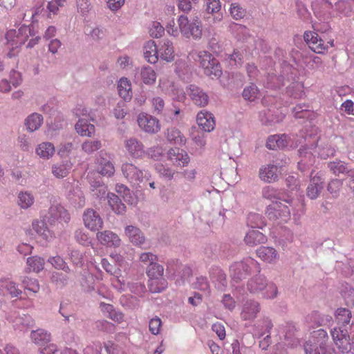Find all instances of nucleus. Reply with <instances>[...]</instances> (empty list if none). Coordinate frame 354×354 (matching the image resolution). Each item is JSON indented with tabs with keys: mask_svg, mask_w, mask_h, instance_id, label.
Segmentation results:
<instances>
[{
	"mask_svg": "<svg viewBox=\"0 0 354 354\" xmlns=\"http://www.w3.org/2000/svg\"><path fill=\"white\" fill-rule=\"evenodd\" d=\"M174 24V21H172ZM178 27H174V24H169L166 27L167 32L174 37H178L180 33L187 39L192 38L195 40L201 38L203 35V26L201 21L195 18L189 20L187 16L181 15L178 17Z\"/></svg>",
	"mask_w": 354,
	"mask_h": 354,
	"instance_id": "nucleus-1",
	"label": "nucleus"
},
{
	"mask_svg": "<svg viewBox=\"0 0 354 354\" xmlns=\"http://www.w3.org/2000/svg\"><path fill=\"white\" fill-rule=\"evenodd\" d=\"M36 35L33 28L30 26H21L17 30L10 29L6 34V39L11 50L8 53V57H12L19 52L18 48L25 44L30 36Z\"/></svg>",
	"mask_w": 354,
	"mask_h": 354,
	"instance_id": "nucleus-2",
	"label": "nucleus"
},
{
	"mask_svg": "<svg viewBox=\"0 0 354 354\" xmlns=\"http://www.w3.org/2000/svg\"><path fill=\"white\" fill-rule=\"evenodd\" d=\"M259 263L251 257H246L242 261L234 263L230 268V276L235 281L246 278L252 272H259Z\"/></svg>",
	"mask_w": 354,
	"mask_h": 354,
	"instance_id": "nucleus-3",
	"label": "nucleus"
},
{
	"mask_svg": "<svg viewBox=\"0 0 354 354\" xmlns=\"http://www.w3.org/2000/svg\"><path fill=\"white\" fill-rule=\"evenodd\" d=\"M248 289L251 293L262 292L263 297L272 299L277 296V286L272 283H267L265 277L257 276L252 278L248 283Z\"/></svg>",
	"mask_w": 354,
	"mask_h": 354,
	"instance_id": "nucleus-4",
	"label": "nucleus"
},
{
	"mask_svg": "<svg viewBox=\"0 0 354 354\" xmlns=\"http://www.w3.org/2000/svg\"><path fill=\"white\" fill-rule=\"evenodd\" d=\"M198 62L207 76L220 77L221 67L218 60L208 51L201 50L198 53Z\"/></svg>",
	"mask_w": 354,
	"mask_h": 354,
	"instance_id": "nucleus-5",
	"label": "nucleus"
},
{
	"mask_svg": "<svg viewBox=\"0 0 354 354\" xmlns=\"http://www.w3.org/2000/svg\"><path fill=\"white\" fill-rule=\"evenodd\" d=\"M330 334L335 344L342 353H348L351 351V337L346 329L335 327L331 330Z\"/></svg>",
	"mask_w": 354,
	"mask_h": 354,
	"instance_id": "nucleus-6",
	"label": "nucleus"
},
{
	"mask_svg": "<svg viewBox=\"0 0 354 354\" xmlns=\"http://www.w3.org/2000/svg\"><path fill=\"white\" fill-rule=\"evenodd\" d=\"M304 39L308 47L315 53L324 54L328 52L329 46L321 38L317 32L306 31Z\"/></svg>",
	"mask_w": 354,
	"mask_h": 354,
	"instance_id": "nucleus-7",
	"label": "nucleus"
},
{
	"mask_svg": "<svg viewBox=\"0 0 354 354\" xmlns=\"http://www.w3.org/2000/svg\"><path fill=\"white\" fill-rule=\"evenodd\" d=\"M137 122L140 129L147 133H156L160 130L159 120L147 113H140L138 116Z\"/></svg>",
	"mask_w": 354,
	"mask_h": 354,
	"instance_id": "nucleus-8",
	"label": "nucleus"
},
{
	"mask_svg": "<svg viewBox=\"0 0 354 354\" xmlns=\"http://www.w3.org/2000/svg\"><path fill=\"white\" fill-rule=\"evenodd\" d=\"M266 213L270 219H281L283 222H286L290 217L288 207L279 201H275V203L270 205Z\"/></svg>",
	"mask_w": 354,
	"mask_h": 354,
	"instance_id": "nucleus-9",
	"label": "nucleus"
},
{
	"mask_svg": "<svg viewBox=\"0 0 354 354\" xmlns=\"http://www.w3.org/2000/svg\"><path fill=\"white\" fill-rule=\"evenodd\" d=\"M83 221L86 228L95 232L102 228L103 221L100 214L93 209H87L83 214Z\"/></svg>",
	"mask_w": 354,
	"mask_h": 354,
	"instance_id": "nucleus-10",
	"label": "nucleus"
},
{
	"mask_svg": "<svg viewBox=\"0 0 354 354\" xmlns=\"http://www.w3.org/2000/svg\"><path fill=\"white\" fill-rule=\"evenodd\" d=\"M167 159L177 167L187 166L190 160L187 153L179 148L170 149L167 152Z\"/></svg>",
	"mask_w": 354,
	"mask_h": 354,
	"instance_id": "nucleus-11",
	"label": "nucleus"
},
{
	"mask_svg": "<svg viewBox=\"0 0 354 354\" xmlns=\"http://www.w3.org/2000/svg\"><path fill=\"white\" fill-rule=\"evenodd\" d=\"M97 171L104 176L110 177L115 173V167L111 161L109 154L106 152L101 151L100 157L97 159Z\"/></svg>",
	"mask_w": 354,
	"mask_h": 354,
	"instance_id": "nucleus-12",
	"label": "nucleus"
},
{
	"mask_svg": "<svg viewBox=\"0 0 354 354\" xmlns=\"http://www.w3.org/2000/svg\"><path fill=\"white\" fill-rule=\"evenodd\" d=\"M324 178L322 174L317 173L315 176H310V183L306 189V194L310 199L317 198L322 189Z\"/></svg>",
	"mask_w": 354,
	"mask_h": 354,
	"instance_id": "nucleus-13",
	"label": "nucleus"
},
{
	"mask_svg": "<svg viewBox=\"0 0 354 354\" xmlns=\"http://www.w3.org/2000/svg\"><path fill=\"white\" fill-rule=\"evenodd\" d=\"M123 175L133 184H138L143 179V172L132 163L125 162L122 166Z\"/></svg>",
	"mask_w": 354,
	"mask_h": 354,
	"instance_id": "nucleus-14",
	"label": "nucleus"
},
{
	"mask_svg": "<svg viewBox=\"0 0 354 354\" xmlns=\"http://www.w3.org/2000/svg\"><path fill=\"white\" fill-rule=\"evenodd\" d=\"M288 146L294 147L292 140L286 134L270 136L266 142L267 148L272 150L283 149Z\"/></svg>",
	"mask_w": 354,
	"mask_h": 354,
	"instance_id": "nucleus-15",
	"label": "nucleus"
},
{
	"mask_svg": "<svg viewBox=\"0 0 354 354\" xmlns=\"http://www.w3.org/2000/svg\"><path fill=\"white\" fill-rule=\"evenodd\" d=\"M187 93L198 106H205L209 102V97L201 88L195 85H190L187 89Z\"/></svg>",
	"mask_w": 354,
	"mask_h": 354,
	"instance_id": "nucleus-16",
	"label": "nucleus"
},
{
	"mask_svg": "<svg viewBox=\"0 0 354 354\" xmlns=\"http://www.w3.org/2000/svg\"><path fill=\"white\" fill-rule=\"evenodd\" d=\"M198 125L205 132H210L215 128V119L213 114L205 110L198 113L196 116Z\"/></svg>",
	"mask_w": 354,
	"mask_h": 354,
	"instance_id": "nucleus-17",
	"label": "nucleus"
},
{
	"mask_svg": "<svg viewBox=\"0 0 354 354\" xmlns=\"http://www.w3.org/2000/svg\"><path fill=\"white\" fill-rule=\"evenodd\" d=\"M0 293L14 298L20 296L22 291L15 281L10 279H0Z\"/></svg>",
	"mask_w": 354,
	"mask_h": 354,
	"instance_id": "nucleus-18",
	"label": "nucleus"
},
{
	"mask_svg": "<svg viewBox=\"0 0 354 354\" xmlns=\"http://www.w3.org/2000/svg\"><path fill=\"white\" fill-rule=\"evenodd\" d=\"M96 237L102 245L107 247H119L121 243L119 236L110 230L98 232Z\"/></svg>",
	"mask_w": 354,
	"mask_h": 354,
	"instance_id": "nucleus-19",
	"label": "nucleus"
},
{
	"mask_svg": "<svg viewBox=\"0 0 354 354\" xmlns=\"http://www.w3.org/2000/svg\"><path fill=\"white\" fill-rule=\"evenodd\" d=\"M124 147L133 158H142L145 153L143 144L136 138H129L124 142Z\"/></svg>",
	"mask_w": 354,
	"mask_h": 354,
	"instance_id": "nucleus-20",
	"label": "nucleus"
},
{
	"mask_svg": "<svg viewBox=\"0 0 354 354\" xmlns=\"http://www.w3.org/2000/svg\"><path fill=\"white\" fill-rule=\"evenodd\" d=\"M167 62L174 60L175 53L173 43L169 39H162L158 47V58Z\"/></svg>",
	"mask_w": 354,
	"mask_h": 354,
	"instance_id": "nucleus-21",
	"label": "nucleus"
},
{
	"mask_svg": "<svg viewBox=\"0 0 354 354\" xmlns=\"http://www.w3.org/2000/svg\"><path fill=\"white\" fill-rule=\"evenodd\" d=\"M260 311L259 303L254 300H248L243 305L241 317L244 320H252Z\"/></svg>",
	"mask_w": 354,
	"mask_h": 354,
	"instance_id": "nucleus-22",
	"label": "nucleus"
},
{
	"mask_svg": "<svg viewBox=\"0 0 354 354\" xmlns=\"http://www.w3.org/2000/svg\"><path fill=\"white\" fill-rule=\"evenodd\" d=\"M48 214V219L52 222L55 221H60L67 223L71 218L68 211L61 205L58 204L53 205L49 209Z\"/></svg>",
	"mask_w": 354,
	"mask_h": 354,
	"instance_id": "nucleus-23",
	"label": "nucleus"
},
{
	"mask_svg": "<svg viewBox=\"0 0 354 354\" xmlns=\"http://www.w3.org/2000/svg\"><path fill=\"white\" fill-rule=\"evenodd\" d=\"M278 167L274 165L263 166L259 170L260 178L266 183L275 182L278 179Z\"/></svg>",
	"mask_w": 354,
	"mask_h": 354,
	"instance_id": "nucleus-24",
	"label": "nucleus"
},
{
	"mask_svg": "<svg viewBox=\"0 0 354 354\" xmlns=\"http://www.w3.org/2000/svg\"><path fill=\"white\" fill-rule=\"evenodd\" d=\"M145 59L151 64H156L158 60V48L154 41H147L143 46Z\"/></svg>",
	"mask_w": 354,
	"mask_h": 354,
	"instance_id": "nucleus-25",
	"label": "nucleus"
},
{
	"mask_svg": "<svg viewBox=\"0 0 354 354\" xmlns=\"http://www.w3.org/2000/svg\"><path fill=\"white\" fill-rule=\"evenodd\" d=\"M256 253L262 261L270 263L275 262L279 258L277 250L272 247H260Z\"/></svg>",
	"mask_w": 354,
	"mask_h": 354,
	"instance_id": "nucleus-26",
	"label": "nucleus"
},
{
	"mask_svg": "<svg viewBox=\"0 0 354 354\" xmlns=\"http://www.w3.org/2000/svg\"><path fill=\"white\" fill-rule=\"evenodd\" d=\"M124 232L129 241L134 245H140L145 241L142 232L136 227L129 225L125 228Z\"/></svg>",
	"mask_w": 354,
	"mask_h": 354,
	"instance_id": "nucleus-27",
	"label": "nucleus"
},
{
	"mask_svg": "<svg viewBox=\"0 0 354 354\" xmlns=\"http://www.w3.org/2000/svg\"><path fill=\"white\" fill-rule=\"evenodd\" d=\"M266 236L259 230H250L245 235L244 241L247 245L253 247L266 241Z\"/></svg>",
	"mask_w": 354,
	"mask_h": 354,
	"instance_id": "nucleus-28",
	"label": "nucleus"
},
{
	"mask_svg": "<svg viewBox=\"0 0 354 354\" xmlns=\"http://www.w3.org/2000/svg\"><path fill=\"white\" fill-rule=\"evenodd\" d=\"M35 152L41 158L48 160L55 154V148L53 143L50 142H43L37 145Z\"/></svg>",
	"mask_w": 354,
	"mask_h": 354,
	"instance_id": "nucleus-29",
	"label": "nucleus"
},
{
	"mask_svg": "<svg viewBox=\"0 0 354 354\" xmlns=\"http://www.w3.org/2000/svg\"><path fill=\"white\" fill-rule=\"evenodd\" d=\"M75 129L81 136L91 137L95 133V126L88 123V120L85 118H80Z\"/></svg>",
	"mask_w": 354,
	"mask_h": 354,
	"instance_id": "nucleus-30",
	"label": "nucleus"
},
{
	"mask_svg": "<svg viewBox=\"0 0 354 354\" xmlns=\"http://www.w3.org/2000/svg\"><path fill=\"white\" fill-rule=\"evenodd\" d=\"M50 338V334L44 329H37L31 333L32 340L39 346H43L46 344L49 343Z\"/></svg>",
	"mask_w": 354,
	"mask_h": 354,
	"instance_id": "nucleus-31",
	"label": "nucleus"
},
{
	"mask_svg": "<svg viewBox=\"0 0 354 354\" xmlns=\"http://www.w3.org/2000/svg\"><path fill=\"white\" fill-rule=\"evenodd\" d=\"M109 205L112 210L117 214H122L126 211L125 205L121 201L119 197L113 193L107 194Z\"/></svg>",
	"mask_w": 354,
	"mask_h": 354,
	"instance_id": "nucleus-32",
	"label": "nucleus"
},
{
	"mask_svg": "<svg viewBox=\"0 0 354 354\" xmlns=\"http://www.w3.org/2000/svg\"><path fill=\"white\" fill-rule=\"evenodd\" d=\"M299 152L301 159L298 162V169L304 171L313 165L315 158L311 152H308L306 149H300Z\"/></svg>",
	"mask_w": 354,
	"mask_h": 354,
	"instance_id": "nucleus-33",
	"label": "nucleus"
},
{
	"mask_svg": "<svg viewBox=\"0 0 354 354\" xmlns=\"http://www.w3.org/2000/svg\"><path fill=\"white\" fill-rule=\"evenodd\" d=\"M118 93L124 100H130L132 95L131 82L126 77L121 78L118 84Z\"/></svg>",
	"mask_w": 354,
	"mask_h": 354,
	"instance_id": "nucleus-34",
	"label": "nucleus"
},
{
	"mask_svg": "<svg viewBox=\"0 0 354 354\" xmlns=\"http://www.w3.org/2000/svg\"><path fill=\"white\" fill-rule=\"evenodd\" d=\"M167 281L163 276L148 281V288L151 292H160L167 288Z\"/></svg>",
	"mask_w": 354,
	"mask_h": 354,
	"instance_id": "nucleus-35",
	"label": "nucleus"
},
{
	"mask_svg": "<svg viewBox=\"0 0 354 354\" xmlns=\"http://www.w3.org/2000/svg\"><path fill=\"white\" fill-rule=\"evenodd\" d=\"M32 227L41 240L47 241L53 237L52 232L47 228L44 221L34 222Z\"/></svg>",
	"mask_w": 354,
	"mask_h": 354,
	"instance_id": "nucleus-36",
	"label": "nucleus"
},
{
	"mask_svg": "<svg viewBox=\"0 0 354 354\" xmlns=\"http://www.w3.org/2000/svg\"><path fill=\"white\" fill-rule=\"evenodd\" d=\"M140 77L142 82L147 85H152L156 80V73L150 66H145L141 68Z\"/></svg>",
	"mask_w": 354,
	"mask_h": 354,
	"instance_id": "nucleus-37",
	"label": "nucleus"
},
{
	"mask_svg": "<svg viewBox=\"0 0 354 354\" xmlns=\"http://www.w3.org/2000/svg\"><path fill=\"white\" fill-rule=\"evenodd\" d=\"M244 100L254 102L260 97V91L254 84L246 86L242 93Z\"/></svg>",
	"mask_w": 354,
	"mask_h": 354,
	"instance_id": "nucleus-38",
	"label": "nucleus"
},
{
	"mask_svg": "<svg viewBox=\"0 0 354 354\" xmlns=\"http://www.w3.org/2000/svg\"><path fill=\"white\" fill-rule=\"evenodd\" d=\"M43 122V117L38 113H32L28 117L26 121L27 129L32 132L39 128Z\"/></svg>",
	"mask_w": 354,
	"mask_h": 354,
	"instance_id": "nucleus-39",
	"label": "nucleus"
},
{
	"mask_svg": "<svg viewBox=\"0 0 354 354\" xmlns=\"http://www.w3.org/2000/svg\"><path fill=\"white\" fill-rule=\"evenodd\" d=\"M167 138L169 142L178 145H184L186 141L181 132L175 127L168 129Z\"/></svg>",
	"mask_w": 354,
	"mask_h": 354,
	"instance_id": "nucleus-40",
	"label": "nucleus"
},
{
	"mask_svg": "<svg viewBox=\"0 0 354 354\" xmlns=\"http://www.w3.org/2000/svg\"><path fill=\"white\" fill-rule=\"evenodd\" d=\"M28 269L30 271L39 272L44 269V260L43 258L34 256L27 259Z\"/></svg>",
	"mask_w": 354,
	"mask_h": 354,
	"instance_id": "nucleus-41",
	"label": "nucleus"
},
{
	"mask_svg": "<svg viewBox=\"0 0 354 354\" xmlns=\"http://www.w3.org/2000/svg\"><path fill=\"white\" fill-rule=\"evenodd\" d=\"M35 201L33 195L28 192H21L18 195V205L23 209H28Z\"/></svg>",
	"mask_w": 354,
	"mask_h": 354,
	"instance_id": "nucleus-42",
	"label": "nucleus"
},
{
	"mask_svg": "<svg viewBox=\"0 0 354 354\" xmlns=\"http://www.w3.org/2000/svg\"><path fill=\"white\" fill-rule=\"evenodd\" d=\"M71 168V165L68 163H57L52 167V173L57 178L66 177Z\"/></svg>",
	"mask_w": 354,
	"mask_h": 354,
	"instance_id": "nucleus-43",
	"label": "nucleus"
},
{
	"mask_svg": "<svg viewBox=\"0 0 354 354\" xmlns=\"http://www.w3.org/2000/svg\"><path fill=\"white\" fill-rule=\"evenodd\" d=\"M102 147V143L98 140H87L82 145V149L87 154L93 153Z\"/></svg>",
	"mask_w": 354,
	"mask_h": 354,
	"instance_id": "nucleus-44",
	"label": "nucleus"
},
{
	"mask_svg": "<svg viewBox=\"0 0 354 354\" xmlns=\"http://www.w3.org/2000/svg\"><path fill=\"white\" fill-rule=\"evenodd\" d=\"M335 319L338 324H347L351 319V313L344 308H338L335 314Z\"/></svg>",
	"mask_w": 354,
	"mask_h": 354,
	"instance_id": "nucleus-45",
	"label": "nucleus"
},
{
	"mask_svg": "<svg viewBox=\"0 0 354 354\" xmlns=\"http://www.w3.org/2000/svg\"><path fill=\"white\" fill-rule=\"evenodd\" d=\"M328 167L336 176H339L340 174H344L348 171L346 165L341 160L330 162L328 164Z\"/></svg>",
	"mask_w": 354,
	"mask_h": 354,
	"instance_id": "nucleus-46",
	"label": "nucleus"
},
{
	"mask_svg": "<svg viewBox=\"0 0 354 354\" xmlns=\"http://www.w3.org/2000/svg\"><path fill=\"white\" fill-rule=\"evenodd\" d=\"M262 196L264 198L272 201V203L280 200L279 192L271 186H266L263 189Z\"/></svg>",
	"mask_w": 354,
	"mask_h": 354,
	"instance_id": "nucleus-47",
	"label": "nucleus"
},
{
	"mask_svg": "<svg viewBox=\"0 0 354 354\" xmlns=\"http://www.w3.org/2000/svg\"><path fill=\"white\" fill-rule=\"evenodd\" d=\"M319 341H315V339H308L305 345L304 350L306 354H322V351L319 348Z\"/></svg>",
	"mask_w": 354,
	"mask_h": 354,
	"instance_id": "nucleus-48",
	"label": "nucleus"
},
{
	"mask_svg": "<svg viewBox=\"0 0 354 354\" xmlns=\"http://www.w3.org/2000/svg\"><path fill=\"white\" fill-rule=\"evenodd\" d=\"M163 267L158 263H152L147 270V274L149 277V279L162 277L163 276Z\"/></svg>",
	"mask_w": 354,
	"mask_h": 354,
	"instance_id": "nucleus-49",
	"label": "nucleus"
},
{
	"mask_svg": "<svg viewBox=\"0 0 354 354\" xmlns=\"http://www.w3.org/2000/svg\"><path fill=\"white\" fill-rule=\"evenodd\" d=\"M156 170L161 177L167 180L173 179L176 174L174 170L168 167H165L162 164H157L156 165Z\"/></svg>",
	"mask_w": 354,
	"mask_h": 354,
	"instance_id": "nucleus-50",
	"label": "nucleus"
},
{
	"mask_svg": "<svg viewBox=\"0 0 354 354\" xmlns=\"http://www.w3.org/2000/svg\"><path fill=\"white\" fill-rule=\"evenodd\" d=\"M152 112L154 114L160 115L163 113L165 109V101L160 97H154L151 100Z\"/></svg>",
	"mask_w": 354,
	"mask_h": 354,
	"instance_id": "nucleus-51",
	"label": "nucleus"
},
{
	"mask_svg": "<svg viewBox=\"0 0 354 354\" xmlns=\"http://www.w3.org/2000/svg\"><path fill=\"white\" fill-rule=\"evenodd\" d=\"M25 290L37 293L39 290V285L38 281L35 279H30L28 277H24L21 280Z\"/></svg>",
	"mask_w": 354,
	"mask_h": 354,
	"instance_id": "nucleus-52",
	"label": "nucleus"
},
{
	"mask_svg": "<svg viewBox=\"0 0 354 354\" xmlns=\"http://www.w3.org/2000/svg\"><path fill=\"white\" fill-rule=\"evenodd\" d=\"M336 9L344 16H348L352 12V3L348 0H340L336 3Z\"/></svg>",
	"mask_w": 354,
	"mask_h": 354,
	"instance_id": "nucleus-53",
	"label": "nucleus"
},
{
	"mask_svg": "<svg viewBox=\"0 0 354 354\" xmlns=\"http://www.w3.org/2000/svg\"><path fill=\"white\" fill-rule=\"evenodd\" d=\"M165 28L158 21H153L149 28V35L152 37L159 38L164 34Z\"/></svg>",
	"mask_w": 354,
	"mask_h": 354,
	"instance_id": "nucleus-54",
	"label": "nucleus"
},
{
	"mask_svg": "<svg viewBox=\"0 0 354 354\" xmlns=\"http://www.w3.org/2000/svg\"><path fill=\"white\" fill-rule=\"evenodd\" d=\"M247 220L248 225L253 228H261L263 225L261 216L256 213L249 214Z\"/></svg>",
	"mask_w": 354,
	"mask_h": 354,
	"instance_id": "nucleus-55",
	"label": "nucleus"
},
{
	"mask_svg": "<svg viewBox=\"0 0 354 354\" xmlns=\"http://www.w3.org/2000/svg\"><path fill=\"white\" fill-rule=\"evenodd\" d=\"M230 12L234 19H242L245 16V11L236 3L230 5Z\"/></svg>",
	"mask_w": 354,
	"mask_h": 354,
	"instance_id": "nucleus-56",
	"label": "nucleus"
},
{
	"mask_svg": "<svg viewBox=\"0 0 354 354\" xmlns=\"http://www.w3.org/2000/svg\"><path fill=\"white\" fill-rule=\"evenodd\" d=\"M147 153L153 160H159L164 155V149L160 146H154L148 149Z\"/></svg>",
	"mask_w": 354,
	"mask_h": 354,
	"instance_id": "nucleus-57",
	"label": "nucleus"
},
{
	"mask_svg": "<svg viewBox=\"0 0 354 354\" xmlns=\"http://www.w3.org/2000/svg\"><path fill=\"white\" fill-rule=\"evenodd\" d=\"M162 327V321L160 318L155 317L150 319L149 323V330L153 335H158Z\"/></svg>",
	"mask_w": 354,
	"mask_h": 354,
	"instance_id": "nucleus-58",
	"label": "nucleus"
},
{
	"mask_svg": "<svg viewBox=\"0 0 354 354\" xmlns=\"http://www.w3.org/2000/svg\"><path fill=\"white\" fill-rule=\"evenodd\" d=\"M49 262L53 265V266L58 270H62L65 272H68L69 270V268L66 265V262L64 259L59 257H54L49 260Z\"/></svg>",
	"mask_w": 354,
	"mask_h": 354,
	"instance_id": "nucleus-59",
	"label": "nucleus"
},
{
	"mask_svg": "<svg viewBox=\"0 0 354 354\" xmlns=\"http://www.w3.org/2000/svg\"><path fill=\"white\" fill-rule=\"evenodd\" d=\"M66 0H51L48 2L47 8L49 12L57 15L59 8L64 6Z\"/></svg>",
	"mask_w": 354,
	"mask_h": 354,
	"instance_id": "nucleus-60",
	"label": "nucleus"
},
{
	"mask_svg": "<svg viewBox=\"0 0 354 354\" xmlns=\"http://www.w3.org/2000/svg\"><path fill=\"white\" fill-rule=\"evenodd\" d=\"M205 9L209 13H217L221 10L220 0H205Z\"/></svg>",
	"mask_w": 354,
	"mask_h": 354,
	"instance_id": "nucleus-61",
	"label": "nucleus"
},
{
	"mask_svg": "<svg viewBox=\"0 0 354 354\" xmlns=\"http://www.w3.org/2000/svg\"><path fill=\"white\" fill-rule=\"evenodd\" d=\"M342 186V181L338 179H335L328 183L327 189L334 197H337Z\"/></svg>",
	"mask_w": 354,
	"mask_h": 354,
	"instance_id": "nucleus-62",
	"label": "nucleus"
},
{
	"mask_svg": "<svg viewBox=\"0 0 354 354\" xmlns=\"http://www.w3.org/2000/svg\"><path fill=\"white\" fill-rule=\"evenodd\" d=\"M102 266L106 272L111 275L115 276L118 278V281L120 282L118 276V274L120 272L119 269H115L114 266L111 265L106 259H102Z\"/></svg>",
	"mask_w": 354,
	"mask_h": 354,
	"instance_id": "nucleus-63",
	"label": "nucleus"
},
{
	"mask_svg": "<svg viewBox=\"0 0 354 354\" xmlns=\"http://www.w3.org/2000/svg\"><path fill=\"white\" fill-rule=\"evenodd\" d=\"M58 351L57 346L51 343L46 344L39 348L40 354H56Z\"/></svg>",
	"mask_w": 354,
	"mask_h": 354,
	"instance_id": "nucleus-64",
	"label": "nucleus"
}]
</instances>
